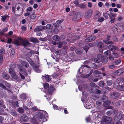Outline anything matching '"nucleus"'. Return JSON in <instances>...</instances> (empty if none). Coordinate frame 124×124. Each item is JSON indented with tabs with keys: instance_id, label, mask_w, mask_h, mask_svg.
<instances>
[{
	"instance_id": "nucleus-1",
	"label": "nucleus",
	"mask_w": 124,
	"mask_h": 124,
	"mask_svg": "<svg viewBox=\"0 0 124 124\" xmlns=\"http://www.w3.org/2000/svg\"><path fill=\"white\" fill-rule=\"evenodd\" d=\"M47 113L46 111L41 110L38 112L36 117L39 121L45 122L47 121L46 117L47 116Z\"/></svg>"
},
{
	"instance_id": "nucleus-2",
	"label": "nucleus",
	"mask_w": 124,
	"mask_h": 124,
	"mask_svg": "<svg viewBox=\"0 0 124 124\" xmlns=\"http://www.w3.org/2000/svg\"><path fill=\"white\" fill-rule=\"evenodd\" d=\"M15 7L16 8L17 11V13H18L17 14V16L21 15L23 12V6L21 3H18L16 4Z\"/></svg>"
},
{
	"instance_id": "nucleus-3",
	"label": "nucleus",
	"mask_w": 124,
	"mask_h": 124,
	"mask_svg": "<svg viewBox=\"0 0 124 124\" xmlns=\"http://www.w3.org/2000/svg\"><path fill=\"white\" fill-rule=\"evenodd\" d=\"M9 72L11 77L15 79H17L18 78V76L16 75L15 71L13 69L10 68Z\"/></svg>"
},
{
	"instance_id": "nucleus-4",
	"label": "nucleus",
	"mask_w": 124,
	"mask_h": 124,
	"mask_svg": "<svg viewBox=\"0 0 124 124\" xmlns=\"http://www.w3.org/2000/svg\"><path fill=\"white\" fill-rule=\"evenodd\" d=\"M93 13V10L91 9L87 10L85 14V18L87 19H90L92 16Z\"/></svg>"
},
{
	"instance_id": "nucleus-5",
	"label": "nucleus",
	"mask_w": 124,
	"mask_h": 124,
	"mask_svg": "<svg viewBox=\"0 0 124 124\" xmlns=\"http://www.w3.org/2000/svg\"><path fill=\"white\" fill-rule=\"evenodd\" d=\"M103 121L107 123H110L111 124H113L114 122L112 119L110 117L104 116L103 118Z\"/></svg>"
},
{
	"instance_id": "nucleus-6",
	"label": "nucleus",
	"mask_w": 124,
	"mask_h": 124,
	"mask_svg": "<svg viewBox=\"0 0 124 124\" xmlns=\"http://www.w3.org/2000/svg\"><path fill=\"white\" fill-rule=\"evenodd\" d=\"M121 119H124V114L122 115L120 113H118L115 117V120L116 121H118Z\"/></svg>"
},
{
	"instance_id": "nucleus-7",
	"label": "nucleus",
	"mask_w": 124,
	"mask_h": 124,
	"mask_svg": "<svg viewBox=\"0 0 124 124\" xmlns=\"http://www.w3.org/2000/svg\"><path fill=\"white\" fill-rule=\"evenodd\" d=\"M21 44L22 46H23L25 49H28L27 47L30 45L29 41L26 40H24L21 42Z\"/></svg>"
},
{
	"instance_id": "nucleus-8",
	"label": "nucleus",
	"mask_w": 124,
	"mask_h": 124,
	"mask_svg": "<svg viewBox=\"0 0 124 124\" xmlns=\"http://www.w3.org/2000/svg\"><path fill=\"white\" fill-rule=\"evenodd\" d=\"M53 28L52 25L50 24H47L46 26L45 29H46V31L47 33L51 32Z\"/></svg>"
},
{
	"instance_id": "nucleus-9",
	"label": "nucleus",
	"mask_w": 124,
	"mask_h": 124,
	"mask_svg": "<svg viewBox=\"0 0 124 124\" xmlns=\"http://www.w3.org/2000/svg\"><path fill=\"white\" fill-rule=\"evenodd\" d=\"M108 47V49L112 51H114L115 50L118 51L119 50L118 47L117 46H114L112 45H109Z\"/></svg>"
},
{
	"instance_id": "nucleus-10",
	"label": "nucleus",
	"mask_w": 124,
	"mask_h": 124,
	"mask_svg": "<svg viewBox=\"0 0 124 124\" xmlns=\"http://www.w3.org/2000/svg\"><path fill=\"white\" fill-rule=\"evenodd\" d=\"M46 26H37V28L35 29L34 31L36 32L37 31H42L43 30L45 29Z\"/></svg>"
},
{
	"instance_id": "nucleus-11",
	"label": "nucleus",
	"mask_w": 124,
	"mask_h": 124,
	"mask_svg": "<svg viewBox=\"0 0 124 124\" xmlns=\"http://www.w3.org/2000/svg\"><path fill=\"white\" fill-rule=\"evenodd\" d=\"M110 37H111L109 35L107 36L106 39H104L103 41V42L105 43L106 44H113V42L109 41V39Z\"/></svg>"
},
{
	"instance_id": "nucleus-12",
	"label": "nucleus",
	"mask_w": 124,
	"mask_h": 124,
	"mask_svg": "<svg viewBox=\"0 0 124 124\" xmlns=\"http://www.w3.org/2000/svg\"><path fill=\"white\" fill-rule=\"evenodd\" d=\"M120 95V94L116 92H114L111 94V98L113 99L117 98Z\"/></svg>"
},
{
	"instance_id": "nucleus-13",
	"label": "nucleus",
	"mask_w": 124,
	"mask_h": 124,
	"mask_svg": "<svg viewBox=\"0 0 124 124\" xmlns=\"http://www.w3.org/2000/svg\"><path fill=\"white\" fill-rule=\"evenodd\" d=\"M20 120L22 122H27L28 120V118L27 116L23 115L20 117Z\"/></svg>"
},
{
	"instance_id": "nucleus-14",
	"label": "nucleus",
	"mask_w": 124,
	"mask_h": 124,
	"mask_svg": "<svg viewBox=\"0 0 124 124\" xmlns=\"http://www.w3.org/2000/svg\"><path fill=\"white\" fill-rule=\"evenodd\" d=\"M96 39V37L95 36L89 37L85 39V41L89 42L92 41Z\"/></svg>"
},
{
	"instance_id": "nucleus-15",
	"label": "nucleus",
	"mask_w": 124,
	"mask_h": 124,
	"mask_svg": "<svg viewBox=\"0 0 124 124\" xmlns=\"http://www.w3.org/2000/svg\"><path fill=\"white\" fill-rule=\"evenodd\" d=\"M113 31L114 32L115 34H117L120 33V31L118 27L116 25H115L113 27Z\"/></svg>"
},
{
	"instance_id": "nucleus-16",
	"label": "nucleus",
	"mask_w": 124,
	"mask_h": 124,
	"mask_svg": "<svg viewBox=\"0 0 124 124\" xmlns=\"http://www.w3.org/2000/svg\"><path fill=\"white\" fill-rule=\"evenodd\" d=\"M118 29L120 30V31H122L124 28V24L123 23H119L116 25Z\"/></svg>"
},
{
	"instance_id": "nucleus-17",
	"label": "nucleus",
	"mask_w": 124,
	"mask_h": 124,
	"mask_svg": "<svg viewBox=\"0 0 124 124\" xmlns=\"http://www.w3.org/2000/svg\"><path fill=\"white\" fill-rule=\"evenodd\" d=\"M124 72V70L122 69H120L115 72V74L116 75H119Z\"/></svg>"
},
{
	"instance_id": "nucleus-18",
	"label": "nucleus",
	"mask_w": 124,
	"mask_h": 124,
	"mask_svg": "<svg viewBox=\"0 0 124 124\" xmlns=\"http://www.w3.org/2000/svg\"><path fill=\"white\" fill-rule=\"evenodd\" d=\"M20 62L25 67L28 68L29 66V65L27 62L21 60H20Z\"/></svg>"
},
{
	"instance_id": "nucleus-19",
	"label": "nucleus",
	"mask_w": 124,
	"mask_h": 124,
	"mask_svg": "<svg viewBox=\"0 0 124 124\" xmlns=\"http://www.w3.org/2000/svg\"><path fill=\"white\" fill-rule=\"evenodd\" d=\"M22 40V39L20 38H18V39L16 40L14 42V44L17 45H19L20 44V42H21V41Z\"/></svg>"
},
{
	"instance_id": "nucleus-20",
	"label": "nucleus",
	"mask_w": 124,
	"mask_h": 124,
	"mask_svg": "<svg viewBox=\"0 0 124 124\" xmlns=\"http://www.w3.org/2000/svg\"><path fill=\"white\" fill-rule=\"evenodd\" d=\"M54 87L52 86H50L48 88V92L49 94H51L53 92L54 90Z\"/></svg>"
},
{
	"instance_id": "nucleus-21",
	"label": "nucleus",
	"mask_w": 124,
	"mask_h": 124,
	"mask_svg": "<svg viewBox=\"0 0 124 124\" xmlns=\"http://www.w3.org/2000/svg\"><path fill=\"white\" fill-rule=\"evenodd\" d=\"M100 13L98 11H96V14L94 16L93 18L96 19L98 18L100 16Z\"/></svg>"
},
{
	"instance_id": "nucleus-22",
	"label": "nucleus",
	"mask_w": 124,
	"mask_h": 124,
	"mask_svg": "<svg viewBox=\"0 0 124 124\" xmlns=\"http://www.w3.org/2000/svg\"><path fill=\"white\" fill-rule=\"evenodd\" d=\"M108 61V58L105 56H103L102 59L101 60V61L103 63H106Z\"/></svg>"
},
{
	"instance_id": "nucleus-23",
	"label": "nucleus",
	"mask_w": 124,
	"mask_h": 124,
	"mask_svg": "<svg viewBox=\"0 0 124 124\" xmlns=\"http://www.w3.org/2000/svg\"><path fill=\"white\" fill-rule=\"evenodd\" d=\"M121 60L119 59L111 63L112 64H114L115 65H116L120 64L121 62Z\"/></svg>"
},
{
	"instance_id": "nucleus-24",
	"label": "nucleus",
	"mask_w": 124,
	"mask_h": 124,
	"mask_svg": "<svg viewBox=\"0 0 124 124\" xmlns=\"http://www.w3.org/2000/svg\"><path fill=\"white\" fill-rule=\"evenodd\" d=\"M32 67L34 71L37 72H40V71L39 69V66L36 64Z\"/></svg>"
},
{
	"instance_id": "nucleus-25",
	"label": "nucleus",
	"mask_w": 124,
	"mask_h": 124,
	"mask_svg": "<svg viewBox=\"0 0 124 124\" xmlns=\"http://www.w3.org/2000/svg\"><path fill=\"white\" fill-rule=\"evenodd\" d=\"M53 39L55 41H59L60 40V37L57 35H54L53 37Z\"/></svg>"
},
{
	"instance_id": "nucleus-26",
	"label": "nucleus",
	"mask_w": 124,
	"mask_h": 124,
	"mask_svg": "<svg viewBox=\"0 0 124 124\" xmlns=\"http://www.w3.org/2000/svg\"><path fill=\"white\" fill-rule=\"evenodd\" d=\"M30 41L33 43H38L39 41L38 39L36 38H30Z\"/></svg>"
},
{
	"instance_id": "nucleus-27",
	"label": "nucleus",
	"mask_w": 124,
	"mask_h": 124,
	"mask_svg": "<svg viewBox=\"0 0 124 124\" xmlns=\"http://www.w3.org/2000/svg\"><path fill=\"white\" fill-rule=\"evenodd\" d=\"M91 104V103L90 102H86L84 104V106L86 108L88 109V107L90 106Z\"/></svg>"
},
{
	"instance_id": "nucleus-28",
	"label": "nucleus",
	"mask_w": 124,
	"mask_h": 124,
	"mask_svg": "<svg viewBox=\"0 0 124 124\" xmlns=\"http://www.w3.org/2000/svg\"><path fill=\"white\" fill-rule=\"evenodd\" d=\"M19 69L20 72L26 75L27 73L24 69H23L22 67L19 68Z\"/></svg>"
},
{
	"instance_id": "nucleus-29",
	"label": "nucleus",
	"mask_w": 124,
	"mask_h": 124,
	"mask_svg": "<svg viewBox=\"0 0 124 124\" xmlns=\"http://www.w3.org/2000/svg\"><path fill=\"white\" fill-rule=\"evenodd\" d=\"M31 121L33 124H37V122L36 119L35 118H31L30 119Z\"/></svg>"
},
{
	"instance_id": "nucleus-30",
	"label": "nucleus",
	"mask_w": 124,
	"mask_h": 124,
	"mask_svg": "<svg viewBox=\"0 0 124 124\" xmlns=\"http://www.w3.org/2000/svg\"><path fill=\"white\" fill-rule=\"evenodd\" d=\"M108 99V97L105 95H104L103 96L101 100L102 101H103L105 102Z\"/></svg>"
},
{
	"instance_id": "nucleus-31",
	"label": "nucleus",
	"mask_w": 124,
	"mask_h": 124,
	"mask_svg": "<svg viewBox=\"0 0 124 124\" xmlns=\"http://www.w3.org/2000/svg\"><path fill=\"white\" fill-rule=\"evenodd\" d=\"M105 84L103 81H101L99 83V85L101 87H103L104 85Z\"/></svg>"
},
{
	"instance_id": "nucleus-32",
	"label": "nucleus",
	"mask_w": 124,
	"mask_h": 124,
	"mask_svg": "<svg viewBox=\"0 0 124 124\" xmlns=\"http://www.w3.org/2000/svg\"><path fill=\"white\" fill-rule=\"evenodd\" d=\"M17 111L19 113L22 114L24 113V109L21 108H20L18 109Z\"/></svg>"
},
{
	"instance_id": "nucleus-33",
	"label": "nucleus",
	"mask_w": 124,
	"mask_h": 124,
	"mask_svg": "<svg viewBox=\"0 0 124 124\" xmlns=\"http://www.w3.org/2000/svg\"><path fill=\"white\" fill-rule=\"evenodd\" d=\"M104 54L106 55L109 56L111 54V52L110 50H108L104 53Z\"/></svg>"
},
{
	"instance_id": "nucleus-34",
	"label": "nucleus",
	"mask_w": 124,
	"mask_h": 124,
	"mask_svg": "<svg viewBox=\"0 0 124 124\" xmlns=\"http://www.w3.org/2000/svg\"><path fill=\"white\" fill-rule=\"evenodd\" d=\"M3 77L6 79H8L9 78V76L7 73H4L3 75Z\"/></svg>"
},
{
	"instance_id": "nucleus-35",
	"label": "nucleus",
	"mask_w": 124,
	"mask_h": 124,
	"mask_svg": "<svg viewBox=\"0 0 124 124\" xmlns=\"http://www.w3.org/2000/svg\"><path fill=\"white\" fill-rule=\"evenodd\" d=\"M118 90L121 91H124V85H119L118 87Z\"/></svg>"
},
{
	"instance_id": "nucleus-36",
	"label": "nucleus",
	"mask_w": 124,
	"mask_h": 124,
	"mask_svg": "<svg viewBox=\"0 0 124 124\" xmlns=\"http://www.w3.org/2000/svg\"><path fill=\"white\" fill-rule=\"evenodd\" d=\"M44 77L47 82H49L50 81L51 79L49 78V75H47L44 76Z\"/></svg>"
},
{
	"instance_id": "nucleus-37",
	"label": "nucleus",
	"mask_w": 124,
	"mask_h": 124,
	"mask_svg": "<svg viewBox=\"0 0 124 124\" xmlns=\"http://www.w3.org/2000/svg\"><path fill=\"white\" fill-rule=\"evenodd\" d=\"M111 102L110 101H106L104 102L103 105L104 106H106L107 105H109L111 103Z\"/></svg>"
},
{
	"instance_id": "nucleus-38",
	"label": "nucleus",
	"mask_w": 124,
	"mask_h": 124,
	"mask_svg": "<svg viewBox=\"0 0 124 124\" xmlns=\"http://www.w3.org/2000/svg\"><path fill=\"white\" fill-rule=\"evenodd\" d=\"M23 107L24 110H25V111H26V114H28L29 113V110L28 108L26 106H23Z\"/></svg>"
},
{
	"instance_id": "nucleus-39",
	"label": "nucleus",
	"mask_w": 124,
	"mask_h": 124,
	"mask_svg": "<svg viewBox=\"0 0 124 124\" xmlns=\"http://www.w3.org/2000/svg\"><path fill=\"white\" fill-rule=\"evenodd\" d=\"M10 113L11 115L13 116H15L16 115V111L14 110H11L10 111Z\"/></svg>"
},
{
	"instance_id": "nucleus-40",
	"label": "nucleus",
	"mask_w": 124,
	"mask_h": 124,
	"mask_svg": "<svg viewBox=\"0 0 124 124\" xmlns=\"http://www.w3.org/2000/svg\"><path fill=\"white\" fill-rule=\"evenodd\" d=\"M103 43L101 42H99L97 46L98 47L102 48L103 46Z\"/></svg>"
},
{
	"instance_id": "nucleus-41",
	"label": "nucleus",
	"mask_w": 124,
	"mask_h": 124,
	"mask_svg": "<svg viewBox=\"0 0 124 124\" xmlns=\"http://www.w3.org/2000/svg\"><path fill=\"white\" fill-rule=\"evenodd\" d=\"M102 101L101 100H100L97 101H96V104L97 105L99 106L101 105L102 104Z\"/></svg>"
},
{
	"instance_id": "nucleus-42",
	"label": "nucleus",
	"mask_w": 124,
	"mask_h": 124,
	"mask_svg": "<svg viewBox=\"0 0 124 124\" xmlns=\"http://www.w3.org/2000/svg\"><path fill=\"white\" fill-rule=\"evenodd\" d=\"M79 38V37L77 36H74L72 37V39L73 40H76L78 39Z\"/></svg>"
},
{
	"instance_id": "nucleus-43",
	"label": "nucleus",
	"mask_w": 124,
	"mask_h": 124,
	"mask_svg": "<svg viewBox=\"0 0 124 124\" xmlns=\"http://www.w3.org/2000/svg\"><path fill=\"white\" fill-rule=\"evenodd\" d=\"M57 47L59 48H61L62 46V43L61 42H59L57 43Z\"/></svg>"
},
{
	"instance_id": "nucleus-44",
	"label": "nucleus",
	"mask_w": 124,
	"mask_h": 124,
	"mask_svg": "<svg viewBox=\"0 0 124 124\" xmlns=\"http://www.w3.org/2000/svg\"><path fill=\"white\" fill-rule=\"evenodd\" d=\"M93 72V70H91L90 72L89 73L86 75L85 76H84V78H87L89 76H90L92 73V72Z\"/></svg>"
},
{
	"instance_id": "nucleus-45",
	"label": "nucleus",
	"mask_w": 124,
	"mask_h": 124,
	"mask_svg": "<svg viewBox=\"0 0 124 124\" xmlns=\"http://www.w3.org/2000/svg\"><path fill=\"white\" fill-rule=\"evenodd\" d=\"M104 20V19L103 17H100L99 18L97 21L99 22H102Z\"/></svg>"
},
{
	"instance_id": "nucleus-46",
	"label": "nucleus",
	"mask_w": 124,
	"mask_h": 124,
	"mask_svg": "<svg viewBox=\"0 0 124 124\" xmlns=\"http://www.w3.org/2000/svg\"><path fill=\"white\" fill-rule=\"evenodd\" d=\"M108 13L107 12L104 13H103V16L106 19H108Z\"/></svg>"
},
{
	"instance_id": "nucleus-47",
	"label": "nucleus",
	"mask_w": 124,
	"mask_h": 124,
	"mask_svg": "<svg viewBox=\"0 0 124 124\" xmlns=\"http://www.w3.org/2000/svg\"><path fill=\"white\" fill-rule=\"evenodd\" d=\"M112 81L111 80H108L107 82V85L108 86L112 84Z\"/></svg>"
},
{
	"instance_id": "nucleus-48",
	"label": "nucleus",
	"mask_w": 124,
	"mask_h": 124,
	"mask_svg": "<svg viewBox=\"0 0 124 124\" xmlns=\"http://www.w3.org/2000/svg\"><path fill=\"white\" fill-rule=\"evenodd\" d=\"M26 97V96L25 94H23L21 95L20 98L21 99H25Z\"/></svg>"
},
{
	"instance_id": "nucleus-49",
	"label": "nucleus",
	"mask_w": 124,
	"mask_h": 124,
	"mask_svg": "<svg viewBox=\"0 0 124 124\" xmlns=\"http://www.w3.org/2000/svg\"><path fill=\"white\" fill-rule=\"evenodd\" d=\"M116 66L114 64H111L109 65L108 66L109 68L110 69H111L114 68Z\"/></svg>"
},
{
	"instance_id": "nucleus-50",
	"label": "nucleus",
	"mask_w": 124,
	"mask_h": 124,
	"mask_svg": "<svg viewBox=\"0 0 124 124\" xmlns=\"http://www.w3.org/2000/svg\"><path fill=\"white\" fill-rule=\"evenodd\" d=\"M78 7L82 8H84L85 7V5L83 4H79Z\"/></svg>"
},
{
	"instance_id": "nucleus-51",
	"label": "nucleus",
	"mask_w": 124,
	"mask_h": 124,
	"mask_svg": "<svg viewBox=\"0 0 124 124\" xmlns=\"http://www.w3.org/2000/svg\"><path fill=\"white\" fill-rule=\"evenodd\" d=\"M94 61L96 63H98L101 61V60H100V59H99L98 58H96L94 59Z\"/></svg>"
},
{
	"instance_id": "nucleus-52",
	"label": "nucleus",
	"mask_w": 124,
	"mask_h": 124,
	"mask_svg": "<svg viewBox=\"0 0 124 124\" xmlns=\"http://www.w3.org/2000/svg\"><path fill=\"white\" fill-rule=\"evenodd\" d=\"M113 54L114 57L115 58H117L118 57V53L115 52H113L112 53Z\"/></svg>"
},
{
	"instance_id": "nucleus-53",
	"label": "nucleus",
	"mask_w": 124,
	"mask_h": 124,
	"mask_svg": "<svg viewBox=\"0 0 124 124\" xmlns=\"http://www.w3.org/2000/svg\"><path fill=\"white\" fill-rule=\"evenodd\" d=\"M61 52V51L60 50H55V53L56 54L59 55L60 54Z\"/></svg>"
},
{
	"instance_id": "nucleus-54",
	"label": "nucleus",
	"mask_w": 124,
	"mask_h": 124,
	"mask_svg": "<svg viewBox=\"0 0 124 124\" xmlns=\"http://www.w3.org/2000/svg\"><path fill=\"white\" fill-rule=\"evenodd\" d=\"M92 66H91V68H93V69H96L97 68L96 65L94 63H92L91 64Z\"/></svg>"
},
{
	"instance_id": "nucleus-55",
	"label": "nucleus",
	"mask_w": 124,
	"mask_h": 124,
	"mask_svg": "<svg viewBox=\"0 0 124 124\" xmlns=\"http://www.w3.org/2000/svg\"><path fill=\"white\" fill-rule=\"evenodd\" d=\"M5 53L4 49L3 48L0 49V55L4 54Z\"/></svg>"
},
{
	"instance_id": "nucleus-56",
	"label": "nucleus",
	"mask_w": 124,
	"mask_h": 124,
	"mask_svg": "<svg viewBox=\"0 0 124 124\" xmlns=\"http://www.w3.org/2000/svg\"><path fill=\"white\" fill-rule=\"evenodd\" d=\"M84 49L86 53L87 52V51L88 49H89V47L87 46L86 45L84 47Z\"/></svg>"
},
{
	"instance_id": "nucleus-57",
	"label": "nucleus",
	"mask_w": 124,
	"mask_h": 124,
	"mask_svg": "<svg viewBox=\"0 0 124 124\" xmlns=\"http://www.w3.org/2000/svg\"><path fill=\"white\" fill-rule=\"evenodd\" d=\"M114 86L115 87H116L118 85V82L117 81H115L114 83Z\"/></svg>"
},
{
	"instance_id": "nucleus-58",
	"label": "nucleus",
	"mask_w": 124,
	"mask_h": 124,
	"mask_svg": "<svg viewBox=\"0 0 124 124\" xmlns=\"http://www.w3.org/2000/svg\"><path fill=\"white\" fill-rule=\"evenodd\" d=\"M15 54V51L14 49H12L11 53H10V54L12 56H13V55Z\"/></svg>"
},
{
	"instance_id": "nucleus-59",
	"label": "nucleus",
	"mask_w": 124,
	"mask_h": 124,
	"mask_svg": "<svg viewBox=\"0 0 124 124\" xmlns=\"http://www.w3.org/2000/svg\"><path fill=\"white\" fill-rule=\"evenodd\" d=\"M103 56L102 54H99L97 55V57L98 58L101 60L103 57Z\"/></svg>"
},
{
	"instance_id": "nucleus-60",
	"label": "nucleus",
	"mask_w": 124,
	"mask_h": 124,
	"mask_svg": "<svg viewBox=\"0 0 124 124\" xmlns=\"http://www.w3.org/2000/svg\"><path fill=\"white\" fill-rule=\"evenodd\" d=\"M63 21V19H62L61 20H58L56 21V23L58 25L60 24L61 23H62Z\"/></svg>"
},
{
	"instance_id": "nucleus-61",
	"label": "nucleus",
	"mask_w": 124,
	"mask_h": 124,
	"mask_svg": "<svg viewBox=\"0 0 124 124\" xmlns=\"http://www.w3.org/2000/svg\"><path fill=\"white\" fill-rule=\"evenodd\" d=\"M29 63L31 65L32 67L34 66V65H35L36 64L34 63L33 61L32 60L29 62Z\"/></svg>"
},
{
	"instance_id": "nucleus-62",
	"label": "nucleus",
	"mask_w": 124,
	"mask_h": 124,
	"mask_svg": "<svg viewBox=\"0 0 124 124\" xmlns=\"http://www.w3.org/2000/svg\"><path fill=\"white\" fill-rule=\"evenodd\" d=\"M77 16V15H75L73 17V20L74 21H77V20L78 19Z\"/></svg>"
},
{
	"instance_id": "nucleus-63",
	"label": "nucleus",
	"mask_w": 124,
	"mask_h": 124,
	"mask_svg": "<svg viewBox=\"0 0 124 124\" xmlns=\"http://www.w3.org/2000/svg\"><path fill=\"white\" fill-rule=\"evenodd\" d=\"M90 85L91 86L94 87H96L95 84L93 82H91L90 84Z\"/></svg>"
},
{
	"instance_id": "nucleus-64",
	"label": "nucleus",
	"mask_w": 124,
	"mask_h": 124,
	"mask_svg": "<svg viewBox=\"0 0 124 124\" xmlns=\"http://www.w3.org/2000/svg\"><path fill=\"white\" fill-rule=\"evenodd\" d=\"M112 111L111 110L108 111L107 113V115L108 116H110L112 113Z\"/></svg>"
}]
</instances>
